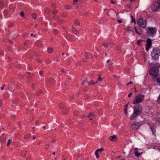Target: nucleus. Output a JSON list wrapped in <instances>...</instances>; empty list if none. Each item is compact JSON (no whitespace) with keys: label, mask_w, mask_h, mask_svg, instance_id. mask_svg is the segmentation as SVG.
Returning <instances> with one entry per match:
<instances>
[{"label":"nucleus","mask_w":160,"mask_h":160,"mask_svg":"<svg viewBox=\"0 0 160 160\" xmlns=\"http://www.w3.org/2000/svg\"><path fill=\"white\" fill-rule=\"evenodd\" d=\"M142 106L138 104L134 106L133 114L131 116L130 119L131 120H133L135 118L137 117L142 112Z\"/></svg>","instance_id":"nucleus-1"},{"label":"nucleus","mask_w":160,"mask_h":160,"mask_svg":"<svg viewBox=\"0 0 160 160\" xmlns=\"http://www.w3.org/2000/svg\"><path fill=\"white\" fill-rule=\"evenodd\" d=\"M144 98V96L143 94H138L136 95L134 99L132 101L133 104H138L142 102Z\"/></svg>","instance_id":"nucleus-2"},{"label":"nucleus","mask_w":160,"mask_h":160,"mask_svg":"<svg viewBox=\"0 0 160 160\" xmlns=\"http://www.w3.org/2000/svg\"><path fill=\"white\" fill-rule=\"evenodd\" d=\"M153 12H155L160 8V0H155L150 7Z\"/></svg>","instance_id":"nucleus-3"},{"label":"nucleus","mask_w":160,"mask_h":160,"mask_svg":"<svg viewBox=\"0 0 160 160\" xmlns=\"http://www.w3.org/2000/svg\"><path fill=\"white\" fill-rule=\"evenodd\" d=\"M137 24L141 28H144L146 27V21L142 18H139L138 19Z\"/></svg>","instance_id":"nucleus-4"},{"label":"nucleus","mask_w":160,"mask_h":160,"mask_svg":"<svg viewBox=\"0 0 160 160\" xmlns=\"http://www.w3.org/2000/svg\"><path fill=\"white\" fill-rule=\"evenodd\" d=\"M159 49L156 48H153L151 52V55L153 59L154 60L157 59L159 57Z\"/></svg>","instance_id":"nucleus-5"},{"label":"nucleus","mask_w":160,"mask_h":160,"mask_svg":"<svg viewBox=\"0 0 160 160\" xmlns=\"http://www.w3.org/2000/svg\"><path fill=\"white\" fill-rule=\"evenodd\" d=\"M147 34L149 36L152 37L156 33L157 29L155 28H147Z\"/></svg>","instance_id":"nucleus-6"},{"label":"nucleus","mask_w":160,"mask_h":160,"mask_svg":"<svg viewBox=\"0 0 160 160\" xmlns=\"http://www.w3.org/2000/svg\"><path fill=\"white\" fill-rule=\"evenodd\" d=\"M134 153L136 156L138 157H139L142 153L141 149L139 150L138 148H136L134 149Z\"/></svg>","instance_id":"nucleus-7"},{"label":"nucleus","mask_w":160,"mask_h":160,"mask_svg":"<svg viewBox=\"0 0 160 160\" xmlns=\"http://www.w3.org/2000/svg\"><path fill=\"white\" fill-rule=\"evenodd\" d=\"M152 45V41L151 40L148 38L147 40L146 44V50L147 51H148L149 48H151Z\"/></svg>","instance_id":"nucleus-8"},{"label":"nucleus","mask_w":160,"mask_h":160,"mask_svg":"<svg viewBox=\"0 0 160 160\" xmlns=\"http://www.w3.org/2000/svg\"><path fill=\"white\" fill-rule=\"evenodd\" d=\"M149 73L153 77H156L158 74V71L156 70L151 69L149 72Z\"/></svg>","instance_id":"nucleus-9"},{"label":"nucleus","mask_w":160,"mask_h":160,"mask_svg":"<svg viewBox=\"0 0 160 160\" xmlns=\"http://www.w3.org/2000/svg\"><path fill=\"white\" fill-rule=\"evenodd\" d=\"M140 126L139 122H134L132 125V129L136 130L138 129Z\"/></svg>","instance_id":"nucleus-10"},{"label":"nucleus","mask_w":160,"mask_h":160,"mask_svg":"<svg viewBox=\"0 0 160 160\" xmlns=\"http://www.w3.org/2000/svg\"><path fill=\"white\" fill-rule=\"evenodd\" d=\"M136 32L139 35H141L142 34V30L141 28H137L136 27H134Z\"/></svg>","instance_id":"nucleus-11"},{"label":"nucleus","mask_w":160,"mask_h":160,"mask_svg":"<svg viewBox=\"0 0 160 160\" xmlns=\"http://www.w3.org/2000/svg\"><path fill=\"white\" fill-rule=\"evenodd\" d=\"M117 138L116 136L113 135L109 138V139L112 142H115L117 140Z\"/></svg>","instance_id":"nucleus-12"},{"label":"nucleus","mask_w":160,"mask_h":160,"mask_svg":"<svg viewBox=\"0 0 160 160\" xmlns=\"http://www.w3.org/2000/svg\"><path fill=\"white\" fill-rule=\"evenodd\" d=\"M36 44L38 47H40L42 45L41 42L40 41H37L36 42Z\"/></svg>","instance_id":"nucleus-13"},{"label":"nucleus","mask_w":160,"mask_h":160,"mask_svg":"<svg viewBox=\"0 0 160 160\" xmlns=\"http://www.w3.org/2000/svg\"><path fill=\"white\" fill-rule=\"evenodd\" d=\"M128 105V103L125 105V108H124V113L126 116L127 115L128 113L127 111Z\"/></svg>","instance_id":"nucleus-14"},{"label":"nucleus","mask_w":160,"mask_h":160,"mask_svg":"<svg viewBox=\"0 0 160 160\" xmlns=\"http://www.w3.org/2000/svg\"><path fill=\"white\" fill-rule=\"evenodd\" d=\"M65 107V106L64 104L62 103H60L59 104V107L61 109H63Z\"/></svg>","instance_id":"nucleus-15"},{"label":"nucleus","mask_w":160,"mask_h":160,"mask_svg":"<svg viewBox=\"0 0 160 160\" xmlns=\"http://www.w3.org/2000/svg\"><path fill=\"white\" fill-rule=\"evenodd\" d=\"M31 136L30 134H26L24 137V139H27L29 138Z\"/></svg>","instance_id":"nucleus-16"},{"label":"nucleus","mask_w":160,"mask_h":160,"mask_svg":"<svg viewBox=\"0 0 160 160\" xmlns=\"http://www.w3.org/2000/svg\"><path fill=\"white\" fill-rule=\"evenodd\" d=\"M85 57L84 58H83V61L85 62H86L87 61V60L88 58V56L87 54L86 53L85 54Z\"/></svg>","instance_id":"nucleus-17"},{"label":"nucleus","mask_w":160,"mask_h":160,"mask_svg":"<svg viewBox=\"0 0 160 160\" xmlns=\"http://www.w3.org/2000/svg\"><path fill=\"white\" fill-rule=\"evenodd\" d=\"M150 128L152 131V132L153 134H154L155 132V128L154 127H151L150 126Z\"/></svg>","instance_id":"nucleus-18"},{"label":"nucleus","mask_w":160,"mask_h":160,"mask_svg":"<svg viewBox=\"0 0 160 160\" xmlns=\"http://www.w3.org/2000/svg\"><path fill=\"white\" fill-rule=\"evenodd\" d=\"M53 50L51 48H48V52L50 53H51L53 52Z\"/></svg>","instance_id":"nucleus-19"},{"label":"nucleus","mask_w":160,"mask_h":160,"mask_svg":"<svg viewBox=\"0 0 160 160\" xmlns=\"http://www.w3.org/2000/svg\"><path fill=\"white\" fill-rule=\"evenodd\" d=\"M32 18L34 19H36L37 17V14L35 13H33L32 14Z\"/></svg>","instance_id":"nucleus-20"},{"label":"nucleus","mask_w":160,"mask_h":160,"mask_svg":"<svg viewBox=\"0 0 160 160\" xmlns=\"http://www.w3.org/2000/svg\"><path fill=\"white\" fill-rule=\"evenodd\" d=\"M142 40H138L137 42V43L138 45L140 46L141 45V42L142 41Z\"/></svg>","instance_id":"nucleus-21"},{"label":"nucleus","mask_w":160,"mask_h":160,"mask_svg":"<svg viewBox=\"0 0 160 160\" xmlns=\"http://www.w3.org/2000/svg\"><path fill=\"white\" fill-rule=\"evenodd\" d=\"M68 112V108H66L64 110V113L65 114H67Z\"/></svg>","instance_id":"nucleus-22"},{"label":"nucleus","mask_w":160,"mask_h":160,"mask_svg":"<svg viewBox=\"0 0 160 160\" xmlns=\"http://www.w3.org/2000/svg\"><path fill=\"white\" fill-rule=\"evenodd\" d=\"M104 150V149L103 148H101L100 149H98L97 150V151L98 152H102V151H103Z\"/></svg>","instance_id":"nucleus-23"},{"label":"nucleus","mask_w":160,"mask_h":160,"mask_svg":"<svg viewBox=\"0 0 160 160\" xmlns=\"http://www.w3.org/2000/svg\"><path fill=\"white\" fill-rule=\"evenodd\" d=\"M75 23L77 25H78L80 24V22L78 20H75Z\"/></svg>","instance_id":"nucleus-24"},{"label":"nucleus","mask_w":160,"mask_h":160,"mask_svg":"<svg viewBox=\"0 0 160 160\" xmlns=\"http://www.w3.org/2000/svg\"><path fill=\"white\" fill-rule=\"evenodd\" d=\"M88 83L89 84H95L96 83H94L92 80H91L89 81L88 82Z\"/></svg>","instance_id":"nucleus-25"},{"label":"nucleus","mask_w":160,"mask_h":160,"mask_svg":"<svg viewBox=\"0 0 160 160\" xmlns=\"http://www.w3.org/2000/svg\"><path fill=\"white\" fill-rule=\"evenodd\" d=\"M157 82L159 84H160V76L158 77L157 78Z\"/></svg>","instance_id":"nucleus-26"},{"label":"nucleus","mask_w":160,"mask_h":160,"mask_svg":"<svg viewBox=\"0 0 160 160\" xmlns=\"http://www.w3.org/2000/svg\"><path fill=\"white\" fill-rule=\"evenodd\" d=\"M12 140L11 139H9L8 142L7 143V146H8L12 142Z\"/></svg>","instance_id":"nucleus-27"},{"label":"nucleus","mask_w":160,"mask_h":160,"mask_svg":"<svg viewBox=\"0 0 160 160\" xmlns=\"http://www.w3.org/2000/svg\"><path fill=\"white\" fill-rule=\"evenodd\" d=\"M98 152L97 151V150L95 152V155H96V156L97 158H99V155L98 153Z\"/></svg>","instance_id":"nucleus-28"},{"label":"nucleus","mask_w":160,"mask_h":160,"mask_svg":"<svg viewBox=\"0 0 160 160\" xmlns=\"http://www.w3.org/2000/svg\"><path fill=\"white\" fill-rule=\"evenodd\" d=\"M102 78L100 76L98 77V80L96 82H97L98 81H102Z\"/></svg>","instance_id":"nucleus-29"},{"label":"nucleus","mask_w":160,"mask_h":160,"mask_svg":"<svg viewBox=\"0 0 160 160\" xmlns=\"http://www.w3.org/2000/svg\"><path fill=\"white\" fill-rule=\"evenodd\" d=\"M58 12V11L57 10H54L52 12V13L53 14H56Z\"/></svg>","instance_id":"nucleus-30"},{"label":"nucleus","mask_w":160,"mask_h":160,"mask_svg":"<svg viewBox=\"0 0 160 160\" xmlns=\"http://www.w3.org/2000/svg\"><path fill=\"white\" fill-rule=\"evenodd\" d=\"M157 102L158 103H160V95H159L158 98Z\"/></svg>","instance_id":"nucleus-31"},{"label":"nucleus","mask_w":160,"mask_h":160,"mask_svg":"<svg viewBox=\"0 0 160 160\" xmlns=\"http://www.w3.org/2000/svg\"><path fill=\"white\" fill-rule=\"evenodd\" d=\"M132 28L131 27H128L127 28V31H132Z\"/></svg>","instance_id":"nucleus-32"},{"label":"nucleus","mask_w":160,"mask_h":160,"mask_svg":"<svg viewBox=\"0 0 160 160\" xmlns=\"http://www.w3.org/2000/svg\"><path fill=\"white\" fill-rule=\"evenodd\" d=\"M73 113L74 114V115H76V116H77L78 115V112L77 111H75L74 112H73Z\"/></svg>","instance_id":"nucleus-33"},{"label":"nucleus","mask_w":160,"mask_h":160,"mask_svg":"<svg viewBox=\"0 0 160 160\" xmlns=\"http://www.w3.org/2000/svg\"><path fill=\"white\" fill-rule=\"evenodd\" d=\"M20 15L22 17H23L24 15V13L23 12H22L20 13Z\"/></svg>","instance_id":"nucleus-34"},{"label":"nucleus","mask_w":160,"mask_h":160,"mask_svg":"<svg viewBox=\"0 0 160 160\" xmlns=\"http://www.w3.org/2000/svg\"><path fill=\"white\" fill-rule=\"evenodd\" d=\"M132 22H133L134 23H136V22L135 21V19L132 18Z\"/></svg>","instance_id":"nucleus-35"},{"label":"nucleus","mask_w":160,"mask_h":160,"mask_svg":"<svg viewBox=\"0 0 160 160\" xmlns=\"http://www.w3.org/2000/svg\"><path fill=\"white\" fill-rule=\"evenodd\" d=\"M58 31H57V30H54V31H53V32L54 33V34H57V33H58Z\"/></svg>","instance_id":"nucleus-36"},{"label":"nucleus","mask_w":160,"mask_h":160,"mask_svg":"<svg viewBox=\"0 0 160 160\" xmlns=\"http://www.w3.org/2000/svg\"><path fill=\"white\" fill-rule=\"evenodd\" d=\"M43 73V72L42 71H41L39 72V74L40 75H41Z\"/></svg>","instance_id":"nucleus-37"},{"label":"nucleus","mask_w":160,"mask_h":160,"mask_svg":"<svg viewBox=\"0 0 160 160\" xmlns=\"http://www.w3.org/2000/svg\"><path fill=\"white\" fill-rule=\"evenodd\" d=\"M132 93H130L128 95V98H130V97L132 95Z\"/></svg>","instance_id":"nucleus-38"},{"label":"nucleus","mask_w":160,"mask_h":160,"mask_svg":"<svg viewBox=\"0 0 160 160\" xmlns=\"http://www.w3.org/2000/svg\"><path fill=\"white\" fill-rule=\"evenodd\" d=\"M65 8L67 9H70V8L69 6H66V7H65Z\"/></svg>","instance_id":"nucleus-39"},{"label":"nucleus","mask_w":160,"mask_h":160,"mask_svg":"<svg viewBox=\"0 0 160 160\" xmlns=\"http://www.w3.org/2000/svg\"><path fill=\"white\" fill-rule=\"evenodd\" d=\"M132 83H133L132 82L130 81L127 84V85H128L129 84H132Z\"/></svg>","instance_id":"nucleus-40"},{"label":"nucleus","mask_w":160,"mask_h":160,"mask_svg":"<svg viewBox=\"0 0 160 160\" xmlns=\"http://www.w3.org/2000/svg\"><path fill=\"white\" fill-rule=\"evenodd\" d=\"M78 1V0H74L73 2L74 3H75L76 2H77Z\"/></svg>","instance_id":"nucleus-41"},{"label":"nucleus","mask_w":160,"mask_h":160,"mask_svg":"<svg viewBox=\"0 0 160 160\" xmlns=\"http://www.w3.org/2000/svg\"><path fill=\"white\" fill-rule=\"evenodd\" d=\"M118 22L119 23H120L122 22V20H118Z\"/></svg>","instance_id":"nucleus-42"},{"label":"nucleus","mask_w":160,"mask_h":160,"mask_svg":"<svg viewBox=\"0 0 160 160\" xmlns=\"http://www.w3.org/2000/svg\"><path fill=\"white\" fill-rule=\"evenodd\" d=\"M103 46H104V47H107V45L106 44H103Z\"/></svg>","instance_id":"nucleus-43"},{"label":"nucleus","mask_w":160,"mask_h":160,"mask_svg":"<svg viewBox=\"0 0 160 160\" xmlns=\"http://www.w3.org/2000/svg\"><path fill=\"white\" fill-rule=\"evenodd\" d=\"M110 71H112L113 68H112V67H110Z\"/></svg>","instance_id":"nucleus-44"},{"label":"nucleus","mask_w":160,"mask_h":160,"mask_svg":"<svg viewBox=\"0 0 160 160\" xmlns=\"http://www.w3.org/2000/svg\"><path fill=\"white\" fill-rule=\"evenodd\" d=\"M2 101H0V106H2Z\"/></svg>","instance_id":"nucleus-45"},{"label":"nucleus","mask_w":160,"mask_h":160,"mask_svg":"<svg viewBox=\"0 0 160 160\" xmlns=\"http://www.w3.org/2000/svg\"><path fill=\"white\" fill-rule=\"evenodd\" d=\"M135 0H130V2H134Z\"/></svg>","instance_id":"nucleus-46"},{"label":"nucleus","mask_w":160,"mask_h":160,"mask_svg":"<svg viewBox=\"0 0 160 160\" xmlns=\"http://www.w3.org/2000/svg\"><path fill=\"white\" fill-rule=\"evenodd\" d=\"M158 149L160 151V144L159 145L158 147Z\"/></svg>","instance_id":"nucleus-47"},{"label":"nucleus","mask_w":160,"mask_h":160,"mask_svg":"<svg viewBox=\"0 0 160 160\" xmlns=\"http://www.w3.org/2000/svg\"><path fill=\"white\" fill-rule=\"evenodd\" d=\"M111 3H112V4H114L115 3V2L114 1H113L112 0H111Z\"/></svg>","instance_id":"nucleus-48"},{"label":"nucleus","mask_w":160,"mask_h":160,"mask_svg":"<svg viewBox=\"0 0 160 160\" xmlns=\"http://www.w3.org/2000/svg\"><path fill=\"white\" fill-rule=\"evenodd\" d=\"M33 138L34 139H35V138H36L35 136H33Z\"/></svg>","instance_id":"nucleus-49"},{"label":"nucleus","mask_w":160,"mask_h":160,"mask_svg":"<svg viewBox=\"0 0 160 160\" xmlns=\"http://www.w3.org/2000/svg\"><path fill=\"white\" fill-rule=\"evenodd\" d=\"M134 88H135V92H137V90H136V88H135V87H134Z\"/></svg>","instance_id":"nucleus-50"},{"label":"nucleus","mask_w":160,"mask_h":160,"mask_svg":"<svg viewBox=\"0 0 160 160\" xmlns=\"http://www.w3.org/2000/svg\"><path fill=\"white\" fill-rule=\"evenodd\" d=\"M43 128L45 130L46 129V127H45V126H44L43 127Z\"/></svg>","instance_id":"nucleus-51"},{"label":"nucleus","mask_w":160,"mask_h":160,"mask_svg":"<svg viewBox=\"0 0 160 160\" xmlns=\"http://www.w3.org/2000/svg\"><path fill=\"white\" fill-rule=\"evenodd\" d=\"M3 86H2L1 87V89L2 90V89H3Z\"/></svg>","instance_id":"nucleus-52"},{"label":"nucleus","mask_w":160,"mask_h":160,"mask_svg":"<svg viewBox=\"0 0 160 160\" xmlns=\"http://www.w3.org/2000/svg\"><path fill=\"white\" fill-rule=\"evenodd\" d=\"M110 61V60H107V62H109Z\"/></svg>","instance_id":"nucleus-53"},{"label":"nucleus","mask_w":160,"mask_h":160,"mask_svg":"<svg viewBox=\"0 0 160 160\" xmlns=\"http://www.w3.org/2000/svg\"><path fill=\"white\" fill-rule=\"evenodd\" d=\"M31 36H32L33 35V34L32 33L31 34Z\"/></svg>","instance_id":"nucleus-54"},{"label":"nucleus","mask_w":160,"mask_h":160,"mask_svg":"<svg viewBox=\"0 0 160 160\" xmlns=\"http://www.w3.org/2000/svg\"><path fill=\"white\" fill-rule=\"evenodd\" d=\"M55 152H53V153H52V154H53V155H55Z\"/></svg>","instance_id":"nucleus-55"},{"label":"nucleus","mask_w":160,"mask_h":160,"mask_svg":"<svg viewBox=\"0 0 160 160\" xmlns=\"http://www.w3.org/2000/svg\"><path fill=\"white\" fill-rule=\"evenodd\" d=\"M54 5L55 6L54 7H53V8H55L56 7L55 5V4H54Z\"/></svg>","instance_id":"nucleus-56"},{"label":"nucleus","mask_w":160,"mask_h":160,"mask_svg":"<svg viewBox=\"0 0 160 160\" xmlns=\"http://www.w3.org/2000/svg\"><path fill=\"white\" fill-rule=\"evenodd\" d=\"M91 115H92V114H90V116H91Z\"/></svg>","instance_id":"nucleus-57"},{"label":"nucleus","mask_w":160,"mask_h":160,"mask_svg":"<svg viewBox=\"0 0 160 160\" xmlns=\"http://www.w3.org/2000/svg\"><path fill=\"white\" fill-rule=\"evenodd\" d=\"M92 120V118H90V120Z\"/></svg>","instance_id":"nucleus-58"},{"label":"nucleus","mask_w":160,"mask_h":160,"mask_svg":"<svg viewBox=\"0 0 160 160\" xmlns=\"http://www.w3.org/2000/svg\"><path fill=\"white\" fill-rule=\"evenodd\" d=\"M1 3H2L1 2H0V4H1Z\"/></svg>","instance_id":"nucleus-59"}]
</instances>
